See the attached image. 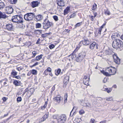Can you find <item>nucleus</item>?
Wrapping results in <instances>:
<instances>
[{"label":"nucleus","mask_w":123,"mask_h":123,"mask_svg":"<svg viewBox=\"0 0 123 123\" xmlns=\"http://www.w3.org/2000/svg\"><path fill=\"white\" fill-rule=\"evenodd\" d=\"M53 119H56L57 123H65L67 120V117L64 114L55 115L53 116Z\"/></svg>","instance_id":"f257e3e1"},{"label":"nucleus","mask_w":123,"mask_h":123,"mask_svg":"<svg viewBox=\"0 0 123 123\" xmlns=\"http://www.w3.org/2000/svg\"><path fill=\"white\" fill-rule=\"evenodd\" d=\"M113 47L116 49H118L123 46L122 41L120 39H116L113 41L112 43Z\"/></svg>","instance_id":"f03ea898"},{"label":"nucleus","mask_w":123,"mask_h":123,"mask_svg":"<svg viewBox=\"0 0 123 123\" xmlns=\"http://www.w3.org/2000/svg\"><path fill=\"white\" fill-rule=\"evenodd\" d=\"M42 24L43 28L46 30L51 27L53 23L49 21L47 18H46L44 20Z\"/></svg>","instance_id":"7ed1b4c3"},{"label":"nucleus","mask_w":123,"mask_h":123,"mask_svg":"<svg viewBox=\"0 0 123 123\" xmlns=\"http://www.w3.org/2000/svg\"><path fill=\"white\" fill-rule=\"evenodd\" d=\"M86 55V53L84 52H82L79 53L77 55L76 61L78 62H81L83 59Z\"/></svg>","instance_id":"20e7f679"},{"label":"nucleus","mask_w":123,"mask_h":123,"mask_svg":"<svg viewBox=\"0 0 123 123\" xmlns=\"http://www.w3.org/2000/svg\"><path fill=\"white\" fill-rule=\"evenodd\" d=\"M12 21L15 23L23 22V18L19 16L16 15L13 16L12 19Z\"/></svg>","instance_id":"39448f33"},{"label":"nucleus","mask_w":123,"mask_h":123,"mask_svg":"<svg viewBox=\"0 0 123 123\" xmlns=\"http://www.w3.org/2000/svg\"><path fill=\"white\" fill-rule=\"evenodd\" d=\"M35 17L34 13H28L24 16V18L26 20L29 21L33 19V18Z\"/></svg>","instance_id":"423d86ee"},{"label":"nucleus","mask_w":123,"mask_h":123,"mask_svg":"<svg viewBox=\"0 0 123 123\" xmlns=\"http://www.w3.org/2000/svg\"><path fill=\"white\" fill-rule=\"evenodd\" d=\"M112 67H107L106 69V72H105L104 70H102L101 71V73L103 74L104 75L106 76H110L111 75L110 72L111 71Z\"/></svg>","instance_id":"0eeeda50"},{"label":"nucleus","mask_w":123,"mask_h":123,"mask_svg":"<svg viewBox=\"0 0 123 123\" xmlns=\"http://www.w3.org/2000/svg\"><path fill=\"white\" fill-rule=\"evenodd\" d=\"M83 40L80 41L78 45L81 46L82 43L84 45H87L89 44L90 43V42L88 40L87 38L85 37H83Z\"/></svg>","instance_id":"6e6552de"},{"label":"nucleus","mask_w":123,"mask_h":123,"mask_svg":"<svg viewBox=\"0 0 123 123\" xmlns=\"http://www.w3.org/2000/svg\"><path fill=\"white\" fill-rule=\"evenodd\" d=\"M89 77L88 76H85L83 79V83L86 86L89 85Z\"/></svg>","instance_id":"1a4fd4ad"},{"label":"nucleus","mask_w":123,"mask_h":123,"mask_svg":"<svg viewBox=\"0 0 123 123\" xmlns=\"http://www.w3.org/2000/svg\"><path fill=\"white\" fill-rule=\"evenodd\" d=\"M5 10L6 14H10L13 12V9L11 6H8L6 7Z\"/></svg>","instance_id":"9d476101"},{"label":"nucleus","mask_w":123,"mask_h":123,"mask_svg":"<svg viewBox=\"0 0 123 123\" xmlns=\"http://www.w3.org/2000/svg\"><path fill=\"white\" fill-rule=\"evenodd\" d=\"M113 58L114 62L117 64H119L120 63V59L116 55H113Z\"/></svg>","instance_id":"9b49d317"},{"label":"nucleus","mask_w":123,"mask_h":123,"mask_svg":"<svg viewBox=\"0 0 123 123\" xmlns=\"http://www.w3.org/2000/svg\"><path fill=\"white\" fill-rule=\"evenodd\" d=\"M106 22L104 24L102 25L100 27L99 29H96V30H98V33L94 32L95 35L96 36H97V35L98 34H100L101 33V32L102 30V29L103 27L106 25Z\"/></svg>","instance_id":"f8f14e48"},{"label":"nucleus","mask_w":123,"mask_h":123,"mask_svg":"<svg viewBox=\"0 0 123 123\" xmlns=\"http://www.w3.org/2000/svg\"><path fill=\"white\" fill-rule=\"evenodd\" d=\"M40 2L37 1H32L31 2V6L33 8H34L38 6Z\"/></svg>","instance_id":"ddd939ff"},{"label":"nucleus","mask_w":123,"mask_h":123,"mask_svg":"<svg viewBox=\"0 0 123 123\" xmlns=\"http://www.w3.org/2000/svg\"><path fill=\"white\" fill-rule=\"evenodd\" d=\"M6 28L9 31H12L13 29V26L12 24H9L6 25Z\"/></svg>","instance_id":"4468645a"},{"label":"nucleus","mask_w":123,"mask_h":123,"mask_svg":"<svg viewBox=\"0 0 123 123\" xmlns=\"http://www.w3.org/2000/svg\"><path fill=\"white\" fill-rule=\"evenodd\" d=\"M120 35H119L118 33H113L111 36V37L112 39H117V37H120Z\"/></svg>","instance_id":"2eb2a0df"},{"label":"nucleus","mask_w":123,"mask_h":123,"mask_svg":"<svg viewBox=\"0 0 123 123\" xmlns=\"http://www.w3.org/2000/svg\"><path fill=\"white\" fill-rule=\"evenodd\" d=\"M111 68V71L110 72L111 76V75L115 74L116 73V69L115 68L112 67Z\"/></svg>","instance_id":"dca6fc26"},{"label":"nucleus","mask_w":123,"mask_h":123,"mask_svg":"<svg viewBox=\"0 0 123 123\" xmlns=\"http://www.w3.org/2000/svg\"><path fill=\"white\" fill-rule=\"evenodd\" d=\"M61 97L59 95L57 96L54 98V100L57 102L58 103H60L61 101Z\"/></svg>","instance_id":"f3484780"},{"label":"nucleus","mask_w":123,"mask_h":123,"mask_svg":"<svg viewBox=\"0 0 123 123\" xmlns=\"http://www.w3.org/2000/svg\"><path fill=\"white\" fill-rule=\"evenodd\" d=\"M69 77L68 76H66L65 77L63 80V83L64 84L66 85L69 81Z\"/></svg>","instance_id":"a211bd4d"},{"label":"nucleus","mask_w":123,"mask_h":123,"mask_svg":"<svg viewBox=\"0 0 123 123\" xmlns=\"http://www.w3.org/2000/svg\"><path fill=\"white\" fill-rule=\"evenodd\" d=\"M57 3L58 5L60 6H64V1L63 0H58V2Z\"/></svg>","instance_id":"6ab92c4d"},{"label":"nucleus","mask_w":123,"mask_h":123,"mask_svg":"<svg viewBox=\"0 0 123 123\" xmlns=\"http://www.w3.org/2000/svg\"><path fill=\"white\" fill-rule=\"evenodd\" d=\"M70 10V7L69 6L67 7L64 11V14L65 15L67 14L69 12Z\"/></svg>","instance_id":"aec40b11"},{"label":"nucleus","mask_w":123,"mask_h":123,"mask_svg":"<svg viewBox=\"0 0 123 123\" xmlns=\"http://www.w3.org/2000/svg\"><path fill=\"white\" fill-rule=\"evenodd\" d=\"M6 17V15L5 13L0 11V19L1 18H5Z\"/></svg>","instance_id":"412c9836"},{"label":"nucleus","mask_w":123,"mask_h":123,"mask_svg":"<svg viewBox=\"0 0 123 123\" xmlns=\"http://www.w3.org/2000/svg\"><path fill=\"white\" fill-rule=\"evenodd\" d=\"M43 16L41 15H38L36 16V18L37 21H39L43 18Z\"/></svg>","instance_id":"4be33fe9"},{"label":"nucleus","mask_w":123,"mask_h":123,"mask_svg":"<svg viewBox=\"0 0 123 123\" xmlns=\"http://www.w3.org/2000/svg\"><path fill=\"white\" fill-rule=\"evenodd\" d=\"M102 91H107V93H109L111 92L112 89L111 88H109V89H108V88H104L102 89Z\"/></svg>","instance_id":"5701e85b"},{"label":"nucleus","mask_w":123,"mask_h":123,"mask_svg":"<svg viewBox=\"0 0 123 123\" xmlns=\"http://www.w3.org/2000/svg\"><path fill=\"white\" fill-rule=\"evenodd\" d=\"M20 81H18L17 80H15L13 82V84L16 86H18L20 84Z\"/></svg>","instance_id":"b1692460"},{"label":"nucleus","mask_w":123,"mask_h":123,"mask_svg":"<svg viewBox=\"0 0 123 123\" xmlns=\"http://www.w3.org/2000/svg\"><path fill=\"white\" fill-rule=\"evenodd\" d=\"M42 30H36L35 31V33L36 34L39 35L42 33Z\"/></svg>","instance_id":"393cba45"},{"label":"nucleus","mask_w":123,"mask_h":123,"mask_svg":"<svg viewBox=\"0 0 123 123\" xmlns=\"http://www.w3.org/2000/svg\"><path fill=\"white\" fill-rule=\"evenodd\" d=\"M17 72L15 71L14 70H12V72L11 73V75H12L13 76H15L17 75Z\"/></svg>","instance_id":"a878e982"},{"label":"nucleus","mask_w":123,"mask_h":123,"mask_svg":"<svg viewBox=\"0 0 123 123\" xmlns=\"http://www.w3.org/2000/svg\"><path fill=\"white\" fill-rule=\"evenodd\" d=\"M5 7L4 3L3 2H0V9H2Z\"/></svg>","instance_id":"bb28decb"},{"label":"nucleus","mask_w":123,"mask_h":123,"mask_svg":"<svg viewBox=\"0 0 123 123\" xmlns=\"http://www.w3.org/2000/svg\"><path fill=\"white\" fill-rule=\"evenodd\" d=\"M43 56L42 55H40L37 56L36 57V60L37 61H38L40 60L42 58V57Z\"/></svg>","instance_id":"cd10ccee"},{"label":"nucleus","mask_w":123,"mask_h":123,"mask_svg":"<svg viewBox=\"0 0 123 123\" xmlns=\"http://www.w3.org/2000/svg\"><path fill=\"white\" fill-rule=\"evenodd\" d=\"M51 34V33L49 32L48 33L43 34L42 35V37H47L48 35H50Z\"/></svg>","instance_id":"c85d7f7f"},{"label":"nucleus","mask_w":123,"mask_h":123,"mask_svg":"<svg viewBox=\"0 0 123 123\" xmlns=\"http://www.w3.org/2000/svg\"><path fill=\"white\" fill-rule=\"evenodd\" d=\"M105 99L109 101H111L113 100V98L112 97L106 98Z\"/></svg>","instance_id":"c756f323"},{"label":"nucleus","mask_w":123,"mask_h":123,"mask_svg":"<svg viewBox=\"0 0 123 123\" xmlns=\"http://www.w3.org/2000/svg\"><path fill=\"white\" fill-rule=\"evenodd\" d=\"M93 47H94L93 48H96L98 49V45L97 44L96 45V43L95 42H93Z\"/></svg>","instance_id":"7c9ffc66"},{"label":"nucleus","mask_w":123,"mask_h":123,"mask_svg":"<svg viewBox=\"0 0 123 123\" xmlns=\"http://www.w3.org/2000/svg\"><path fill=\"white\" fill-rule=\"evenodd\" d=\"M110 50L108 49H107L105 50V53L106 55L109 54L110 53Z\"/></svg>","instance_id":"2f4dec72"},{"label":"nucleus","mask_w":123,"mask_h":123,"mask_svg":"<svg viewBox=\"0 0 123 123\" xmlns=\"http://www.w3.org/2000/svg\"><path fill=\"white\" fill-rule=\"evenodd\" d=\"M105 15L107 14L108 15H109L110 14V13L109 10H105Z\"/></svg>","instance_id":"473e14b6"},{"label":"nucleus","mask_w":123,"mask_h":123,"mask_svg":"<svg viewBox=\"0 0 123 123\" xmlns=\"http://www.w3.org/2000/svg\"><path fill=\"white\" fill-rule=\"evenodd\" d=\"M53 18L55 21H57L58 20V17L57 16H53Z\"/></svg>","instance_id":"72a5a7b5"},{"label":"nucleus","mask_w":123,"mask_h":123,"mask_svg":"<svg viewBox=\"0 0 123 123\" xmlns=\"http://www.w3.org/2000/svg\"><path fill=\"white\" fill-rule=\"evenodd\" d=\"M37 73V71L35 69H33L31 71V73L33 74H36Z\"/></svg>","instance_id":"f704fd0d"},{"label":"nucleus","mask_w":123,"mask_h":123,"mask_svg":"<svg viewBox=\"0 0 123 123\" xmlns=\"http://www.w3.org/2000/svg\"><path fill=\"white\" fill-rule=\"evenodd\" d=\"M41 26V24L39 23H37L36 24V28H40Z\"/></svg>","instance_id":"c9c22d12"},{"label":"nucleus","mask_w":123,"mask_h":123,"mask_svg":"<svg viewBox=\"0 0 123 123\" xmlns=\"http://www.w3.org/2000/svg\"><path fill=\"white\" fill-rule=\"evenodd\" d=\"M82 24V22L78 23H77L76 25H75L74 27L76 28L77 27H79Z\"/></svg>","instance_id":"e433bc0d"},{"label":"nucleus","mask_w":123,"mask_h":123,"mask_svg":"<svg viewBox=\"0 0 123 123\" xmlns=\"http://www.w3.org/2000/svg\"><path fill=\"white\" fill-rule=\"evenodd\" d=\"M37 54V53L36 51H33L32 52V54L33 55L31 56V58H33L35 57V56Z\"/></svg>","instance_id":"4c0bfd02"},{"label":"nucleus","mask_w":123,"mask_h":123,"mask_svg":"<svg viewBox=\"0 0 123 123\" xmlns=\"http://www.w3.org/2000/svg\"><path fill=\"white\" fill-rule=\"evenodd\" d=\"M68 57H71V59H72L74 58V57H76V56L75 55L72 54L69 55Z\"/></svg>","instance_id":"58836bf2"},{"label":"nucleus","mask_w":123,"mask_h":123,"mask_svg":"<svg viewBox=\"0 0 123 123\" xmlns=\"http://www.w3.org/2000/svg\"><path fill=\"white\" fill-rule=\"evenodd\" d=\"M61 70L60 69H58L57 71L55 73V74L56 75H58L60 73L61 71Z\"/></svg>","instance_id":"ea45409f"},{"label":"nucleus","mask_w":123,"mask_h":123,"mask_svg":"<svg viewBox=\"0 0 123 123\" xmlns=\"http://www.w3.org/2000/svg\"><path fill=\"white\" fill-rule=\"evenodd\" d=\"M55 47V45L53 44H51L49 46V48L51 49H53Z\"/></svg>","instance_id":"a19ab883"},{"label":"nucleus","mask_w":123,"mask_h":123,"mask_svg":"<svg viewBox=\"0 0 123 123\" xmlns=\"http://www.w3.org/2000/svg\"><path fill=\"white\" fill-rule=\"evenodd\" d=\"M17 102H20L22 100V98L21 97H18L17 98Z\"/></svg>","instance_id":"79ce46f5"},{"label":"nucleus","mask_w":123,"mask_h":123,"mask_svg":"<svg viewBox=\"0 0 123 123\" xmlns=\"http://www.w3.org/2000/svg\"><path fill=\"white\" fill-rule=\"evenodd\" d=\"M68 97V96L67 93H65L64 96V100H65V101L67 100V98Z\"/></svg>","instance_id":"37998d69"},{"label":"nucleus","mask_w":123,"mask_h":123,"mask_svg":"<svg viewBox=\"0 0 123 123\" xmlns=\"http://www.w3.org/2000/svg\"><path fill=\"white\" fill-rule=\"evenodd\" d=\"M97 5L95 4H94L93 5V10H95L97 8Z\"/></svg>","instance_id":"c03bdc74"},{"label":"nucleus","mask_w":123,"mask_h":123,"mask_svg":"<svg viewBox=\"0 0 123 123\" xmlns=\"http://www.w3.org/2000/svg\"><path fill=\"white\" fill-rule=\"evenodd\" d=\"M76 14L75 13H73L71 15L69 16L70 18H73L75 17L76 16Z\"/></svg>","instance_id":"a18cd8bd"},{"label":"nucleus","mask_w":123,"mask_h":123,"mask_svg":"<svg viewBox=\"0 0 123 123\" xmlns=\"http://www.w3.org/2000/svg\"><path fill=\"white\" fill-rule=\"evenodd\" d=\"M48 116V115L47 114H45L43 117V118L44 119V120H46V119L47 118Z\"/></svg>","instance_id":"49530a36"},{"label":"nucleus","mask_w":123,"mask_h":123,"mask_svg":"<svg viewBox=\"0 0 123 123\" xmlns=\"http://www.w3.org/2000/svg\"><path fill=\"white\" fill-rule=\"evenodd\" d=\"M80 119L79 118H76L75 120V121L77 123H79L80 122Z\"/></svg>","instance_id":"de8ad7c7"},{"label":"nucleus","mask_w":123,"mask_h":123,"mask_svg":"<svg viewBox=\"0 0 123 123\" xmlns=\"http://www.w3.org/2000/svg\"><path fill=\"white\" fill-rule=\"evenodd\" d=\"M79 113L80 115H82L84 113V111L82 109L81 110L79 111Z\"/></svg>","instance_id":"09e8293b"},{"label":"nucleus","mask_w":123,"mask_h":123,"mask_svg":"<svg viewBox=\"0 0 123 123\" xmlns=\"http://www.w3.org/2000/svg\"><path fill=\"white\" fill-rule=\"evenodd\" d=\"M11 3L12 4H15L17 2V0H11Z\"/></svg>","instance_id":"8fccbe9b"},{"label":"nucleus","mask_w":123,"mask_h":123,"mask_svg":"<svg viewBox=\"0 0 123 123\" xmlns=\"http://www.w3.org/2000/svg\"><path fill=\"white\" fill-rule=\"evenodd\" d=\"M45 70H47V71L49 72H51V69L49 67H48Z\"/></svg>","instance_id":"3c124183"},{"label":"nucleus","mask_w":123,"mask_h":123,"mask_svg":"<svg viewBox=\"0 0 123 123\" xmlns=\"http://www.w3.org/2000/svg\"><path fill=\"white\" fill-rule=\"evenodd\" d=\"M13 78H15L17 79H21V78L20 77V76H15L13 77Z\"/></svg>","instance_id":"603ef678"},{"label":"nucleus","mask_w":123,"mask_h":123,"mask_svg":"<svg viewBox=\"0 0 123 123\" xmlns=\"http://www.w3.org/2000/svg\"><path fill=\"white\" fill-rule=\"evenodd\" d=\"M55 89V85H54L52 88L51 92L52 93Z\"/></svg>","instance_id":"864d4df0"},{"label":"nucleus","mask_w":123,"mask_h":123,"mask_svg":"<svg viewBox=\"0 0 123 123\" xmlns=\"http://www.w3.org/2000/svg\"><path fill=\"white\" fill-rule=\"evenodd\" d=\"M46 106V105H43V106H42L41 107V109L42 110H43L45 108Z\"/></svg>","instance_id":"5fc2aeb1"},{"label":"nucleus","mask_w":123,"mask_h":123,"mask_svg":"<svg viewBox=\"0 0 123 123\" xmlns=\"http://www.w3.org/2000/svg\"><path fill=\"white\" fill-rule=\"evenodd\" d=\"M48 72H47V70H45L43 73V74H45V75H47L48 74Z\"/></svg>","instance_id":"6e6d98bb"},{"label":"nucleus","mask_w":123,"mask_h":123,"mask_svg":"<svg viewBox=\"0 0 123 123\" xmlns=\"http://www.w3.org/2000/svg\"><path fill=\"white\" fill-rule=\"evenodd\" d=\"M40 39L39 38L38 40H37V42L36 43V44H39L40 43Z\"/></svg>","instance_id":"4d7b16f0"},{"label":"nucleus","mask_w":123,"mask_h":123,"mask_svg":"<svg viewBox=\"0 0 123 123\" xmlns=\"http://www.w3.org/2000/svg\"><path fill=\"white\" fill-rule=\"evenodd\" d=\"M107 80V79L106 78H105L103 80V82L104 83H105L106 82Z\"/></svg>","instance_id":"13d9d810"},{"label":"nucleus","mask_w":123,"mask_h":123,"mask_svg":"<svg viewBox=\"0 0 123 123\" xmlns=\"http://www.w3.org/2000/svg\"><path fill=\"white\" fill-rule=\"evenodd\" d=\"M38 64V62H37L35 63L32 66V67H34L35 66Z\"/></svg>","instance_id":"bf43d9fd"},{"label":"nucleus","mask_w":123,"mask_h":123,"mask_svg":"<svg viewBox=\"0 0 123 123\" xmlns=\"http://www.w3.org/2000/svg\"><path fill=\"white\" fill-rule=\"evenodd\" d=\"M45 120H44V119L43 118V117L41 118V119L39 120V123Z\"/></svg>","instance_id":"052dcab7"},{"label":"nucleus","mask_w":123,"mask_h":123,"mask_svg":"<svg viewBox=\"0 0 123 123\" xmlns=\"http://www.w3.org/2000/svg\"><path fill=\"white\" fill-rule=\"evenodd\" d=\"M16 69L18 71H19L21 70L22 69H21L20 67H18Z\"/></svg>","instance_id":"680f3d73"},{"label":"nucleus","mask_w":123,"mask_h":123,"mask_svg":"<svg viewBox=\"0 0 123 123\" xmlns=\"http://www.w3.org/2000/svg\"><path fill=\"white\" fill-rule=\"evenodd\" d=\"M2 100H3V101H6V98L5 97H3L2 98Z\"/></svg>","instance_id":"e2e57ef3"},{"label":"nucleus","mask_w":123,"mask_h":123,"mask_svg":"<svg viewBox=\"0 0 123 123\" xmlns=\"http://www.w3.org/2000/svg\"><path fill=\"white\" fill-rule=\"evenodd\" d=\"M101 52L100 53H101ZM100 53V52L98 53L97 54V55L98 56H101L102 55V54L100 55L99 54Z\"/></svg>","instance_id":"0e129e2a"},{"label":"nucleus","mask_w":123,"mask_h":123,"mask_svg":"<svg viewBox=\"0 0 123 123\" xmlns=\"http://www.w3.org/2000/svg\"><path fill=\"white\" fill-rule=\"evenodd\" d=\"M97 13L96 12H93V15H94V17H95L97 15Z\"/></svg>","instance_id":"69168bd1"},{"label":"nucleus","mask_w":123,"mask_h":123,"mask_svg":"<svg viewBox=\"0 0 123 123\" xmlns=\"http://www.w3.org/2000/svg\"><path fill=\"white\" fill-rule=\"evenodd\" d=\"M29 91V89L28 88H26L25 90V92H26L27 91Z\"/></svg>","instance_id":"338daca9"},{"label":"nucleus","mask_w":123,"mask_h":123,"mask_svg":"<svg viewBox=\"0 0 123 123\" xmlns=\"http://www.w3.org/2000/svg\"><path fill=\"white\" fill-rule=\"evenodd\" d=\"M112 87L116 88H117V86L116 85H114Z\"/></svg>","instance_id":"774afa93"}]
</instances>
